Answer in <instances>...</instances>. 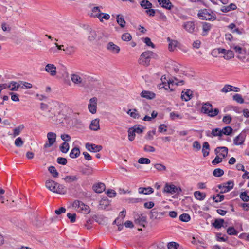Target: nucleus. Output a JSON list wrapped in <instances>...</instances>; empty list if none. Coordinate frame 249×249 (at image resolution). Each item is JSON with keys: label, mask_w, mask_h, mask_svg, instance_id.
<instances>
[{"label": "nucleus", "mask_w": 249, "mask_h": 249, "mask_svg": "<svg viewBox=\"0 0 249 249\" xmlns=\"http://www.w3.org/2000/svg\"><path fill=\"white\" fill-rule=\"evenodd\" d=\"M246 137V133L243 131L233 140V143L236 145H242L244 143Z\"/></svg>", "instance_id": "6e6552de"}, {"label": "nucleus", "mask_w": 249, "mask_h": 249, "mask_svg": "<svg viewBox=\"0 0 249 249\" xmlns=\"http://www.w3.org/2000/svg\"><path fill=\"white\" fill-rule=\"evenodd\" d=\"M226 51H227V50L225 49L219 48H217L216 49L213 50L212 52V54L213 56H214V55L213 54L214 53L217 52L218 54L222 53V54H224L225 55L226 53Z\"/></svg>", "instance_id": "6e6d98bb"}, {"label": "nucleus", "mask_w": 249, "mask_h": 249, "mask_svg": "<svg viewBox=\"0 0 249 249\" xmlns=\"http://www.w3.org/2000/svg\"><path fill=\"white\" fill-rule=\"evenodd\" d=\"M224 171L220 168H216L213 171V175L216 177H220L223 175Z\"/></svg>", "instance_id": "8fccbe9b"}, {"label": "nucleus", "mask_w": 249, "mask_h": 249, "mask_svg": "<svg viewBox=\"0 0 249 249\" xmlns=\"http://www.w3.org/2000/svg\"><path fill=\"white\" fill-rule=\"evenodd\" d=\"M150 51L143 52L140 55L138 63L144 66H148L150 62Z\"/></svg>", "instance_id": "20e7f679"}, {"label": "nucleus", "mask_w": 249, "mask_h": 249, "mask_svg": "<svg viewBox=\"0 0 249 249\" xmlns=\"http://www.w3.org/2000/svg\"><path fill=\"white\" fill-rule=\"evenodd\" d=\"M179 218L182 222H187L190 220L191 217L188 213H183L179 216Z\"/></svg>", "instance_id": "c03bdc74"}, {"label": "nucleus", "mask_w": 249, "mask_h": 249, "mask_svg": "<svg viewBox=\"0 0 249 249\" xmlns=\"http://www.w3.org/2000/svg\"><path fill=\"white\" fill-rule=\"evenodd\" d=\"M72 81L75 84H81L82 83V78L79 75L77 74H72L71 76Z\"/></svg>", "instance_id": "79ce46f5"}, {"label": "nucleus", "mask_w": 249, "mask_h": 249, "mask_svg": "<svg viewBox=\"0 0 249 249\" xmlns=\"http://www.w3.org/2000/svg\"><path fill=\"white\" fill-rule=\"evenodd\" d=\"M237 9V6L234 3H231L229 5L225 6H223L221 9V11L223 12H228L231 10H234Z\"/></svg>", "instance_id": "bb28decb"}, {"label": "nucleus", "mask_w": 249, "mask_h": 249, "mask_svg": "<svg viewBox=\"0 0 249 249\" xmlns=\"http://www.w3.org/2000/svg\"><path fill=\"white\" fill-rule=\"evenodd\" d=\"M54 193L63 195L67 193V188L63 185L57 183Z\"/></svg>", "instance_id": "393cba45"}, {"label": "nucleus", "mask_w": 249, "mask_h": 249, "mask_svg": "<svg viewBox=\"0 0 249 249\" xmlns=\"http://www.w3.org/2000/svg\"><path fill=\"white\" fill-rule=\"evenodd\" d=\"M192 92L188 89H186V92L182 91L181 92V98L182 100L185 101H188L190 100L192 96Z\"/></svg>", "instance_id": "4be33fe9"}, {"label": "nucleus", "mask_w": 249, "mask_h": 249, "mask_svg": "<svg viewBox=\"0 0 249 249\" xmlns=\"http://www.w3.org/2000/svg\"><path fill=\"white\" fill-rule=\"evenodd\" d=\"M97 101V99L96 97H93L89 100V103L88 104V108L92 114H94L96 112Z\"/></svg>", "instance_id": "9b49d317"}, {"label": "nucleus", "mask_w": 249, "mask_h": 249, "mask_svg": "<svg viewBox=\"0 0 249 249\" xmlns=\"http://www.w3.org/2000/svg\"><path fill=\"white\" fill-rule=\"evenodd\" d=\"M240 198L244 202L249 201V196L246 192H241L240 194Z\"/></svg>", "instance_id": "603ef678"}, {"label": "nucleus", "mask_w": 249, "mask_h": 249, "mask_svg": "<svg viewBox=\"0 0 249 249\" xmlns=\"http://www.w3.org/2000/svg\"><path fill=\"white\" fill-rule=\"evenodd\" d=\"M121 38L123 41H129L132 39V36L129 33H126L122 35Z\"/></svg>", "instance_id": "13d9d810"}, {"label": "nucleus", "mask_w": 249, "mask_h": 249, "mask_svg": "<svg viewBox=\"0 0 249 249\" xmlns=\"http://www.w3.org/2000/svg\"><path fill=\"white\" fill-rule=\"evenodd\" d=\"M135 223L144 228L147 223L146 217L142 214H138L135 217Z\"/></svg>", "instance_id": "9d476101"}, {"label": "nucleus", "mask_w": 249, "mask_h": 249, "mask_svg": "<svg viewBox=\"0 0 249 249\" xmlns=\"http://www.w3.org/2000/svg\"><path fill=\"white\" fill-rule=\"evenodd\" d=\"M233 100L240 104H243L244 103V99L242 98V95L239 94H235L233 96Z\"/></svg>", "instance_id": "de8ad7c7"}, {"label": "nucleus", "mask_w": 249, "mask_h": 249, "mask_svg": "<svg viewBox=\"0 0 249 249\" xmlns=\"http://www.w3.org/2000/svg\"><path fill=\"white\" fill-rule=\"evenodd\" d=\"M102 6H95L92 8L91 17L98 18L101 22H103V19L108 20L110 18V15L107 13H102L100 8Z\"/></svg>", "instance_id": "7ed1b4c3"}, {"label": "nucleus", "mask_w": 249, "mask_h": 249, "mask_svg": "<svg viewBox=\"0 0 249 249\" xmlns=\"http://www.w3.org/2000/svg\"><path fill=\"white\" fill-rule=\"evenodd\" d=\"M116 21L117 23L121 28H124L125 26L126 22L124 18V16L122 15H117L116 16Z\"/></svg>", "instance_id": "c756f323"}, {"label": "nucleus", "mask_w": 249, "mask_h": 249, "mask_svg": "<svg viewBox=\"0 0 249 249\" xmlns=\"http://www.w3.org/2000/svg\"><path fill=\"white\" fill-rule=\"evenodd\" d=\"M86 149L92 152H99L103 149V147L100 145H96L95 144L87 143L85 145Z\"/></svg>", "instance_id": "f8f14e48"}, {"label": "nucleus", "mask_w": 249, "mask_h": 249, "mask_svg": "<svg viewBox=\"0 0 249 249\" xmlns=\"http://www.w3.org/2000/svg\"><path fill=\"white\" fill-rule=\"evenodd\" d=\"M140 95L142 97L148 100L153 99L156 97V94L152 91L148 90H143L141 93Z\"/></svg>", "instance_id": "6ab92c4d"}, {"label": "nucleus", "mask_w": 249, "mask_h": 249, "mask_svg": "<svg viewBox=\"0 0 249 249\" xmlns=\"http://www.w3.org/2000/svg\"><path fill=\"white\" fill-rule=\"evenodd\" d=\"M78 178L76 176H66L64 178V180L67 183H71L74 181H76L78 180Z\"/></svg>", "instance_id": "4c0bfd02"}, {"label": "nucleus", "mask_w": 249, "mask_h": 249, "mask_svg": "<svg viewBox=\"0 0 249 249\" xmlns=\"http://www.w3.org/2000/svg\"><path fill=\"white\" fill-rule=\"evenodd\" d=\"M197 16L200 19L204 20L214 21L216 19V15L210 9H200Z\"/></svg>", "instance_id": "f257e3e1"}, {"label": "nucleus", "mask_w": 249, "mask_h": 249, "mask_svg": "<svg viewBox=\"0 0 249 249\" xmlns=\"http://www.w3.org/2000/svg\"><path fill=\"white\" fill-rule=\"evenodd\" d=\"M201 112L207 114L211 117H214L218 115L219 110L217 108L213 109L212 105L209 102H207L202 103Z\"/></svg>", "instance_id": "f03ea898"}, {"label": "nucleus", "mask_w": 249, "mask_h": 249, "mask_svg": "<svg viewBox=\"0 0 249 249\" xmlns=\"http://www.w3.org/2000/svg\"><path fill=\"white\" fill-rule=\"evenodd\" d=\"M49 112L53 115L54 117L60 114L59 107L56 102H52V107H50Z\"/></svg>", "instance_id": "ddd939ff"}, {"label": "nucleus", "mask_w": 249, "mask_h": 249, "mask_svg": "<svg viewBox=\"0 0 249 249\" xmlns=\"http://www.w3.org/2000/svg\"><path fill=\"white\" fill-rule=\"evenodd\" d=\"M127 113L134 119H139L140 117V115L138 113L137 110L136 109H129L127 112Z\"/></svg>", "instance_id": "e433bc0d"}, {"label": "nucleus", "mask_w": 249, "mask_h": 249, "mask_svg": "<svg viewBox=\"0 0 249 249\" xmlns=\"http://www.w3.org/2000/svg\"><path fill=\"white\" fill-rule=\"evenodd\" d=\"M221 130V132L222 133V135L223 134H224L226 135H230L232 133V132L233 131V129L231 126H225V127H223V129Z\"/></svg>", "instance_id": "473e14b6"}, {"label": "nucleus", "mask_w": 249, "mask_h": 249, "mask_svg": "<svg viewBox=\"0 0 249 249\" xmlns=\"http://www.w3.org/2000/svg\"><path fill=\"white\" fill-rule=\"evenodd\" d=\"M195 197L198 200H203L206 196L205 193H202L200 191H195L194 193Z\"/></svg>", "instance_id": "7c9ffc66"}, {"label": "nucleus", "mask_w": 249, "mask_h": 249, "mask_svg": "<svg viewBox=\"0 0 249 249\" xmlns=\"http://www.w3.org/2000/svg\"><path fill=\"white\" fill-rule=\"evenodd\" d=\"M47 139L48 142L44 145V148H47L52 146L56 142V134L55 133L50 132L47 133Z\"/></svg>", "instance_id": "423d86ee"}, {"label": "nucleus", "mask_w": 249, "mask_h": 249, "mask_svg": "<svg viewBox=\"0 0 249 249\" xmlns=\"http://www.w3.org/2000/svg\"><path fill=\"white\" fill-rule=\"evenodd\" d=\"M221 130L219 128H216L212 129L211 134L212 135V138L213 137H219V140H221L220 137L222 136Z\"/></svg>", "instance_id": "c9c22d12"}, {"label": "nucleus", "mask_w": 249, "mask_h": 249, "mask_svg": "<svg viewBox=\"0 0 249 249\" xmlns=\"http://www.w3.org/2000/svg\"><path fill=\"white\" fill-rule=\"evenodd\" d=\"M131 129H133L135 132L137 134H142L143 132L144 127L142 126L140 127H139V125H136L132 127Z\"/></svg>", "instance_id": "3c124183"}, {"label": "nucleus", "mask_w": 249, "mask_h": 249, "mask_svg": "<svg viewBox=\"0 0 249 249\" xmlns=\"http://www.w3.org/2000/svg\"><path fill=\"white\" fill-rule=\"evenodd\" d=\"M128 137L129 140L130 141H133L135 139V136H136V135H135L136 133L135 132L133 129H131V127L128 130Z\"/></svg>", "instance_id": "09e8293b"}, {"label": "nucleus", "mask_w": 249, "mask_h": 249, "mask_svg": "<svg viewBox=\"0 0 249 249\" xmlns=\"http://www.w3.org/2000/svg\"><path fill=\"white\" fill-rule=\"evenodd\" d=\"M9 84L10 85V87L12 86V87L10 88V90L11 91H17L20 87V85L15 81H11Z\"/></svg>", "instance_id": "864d4df0"}, {"label": "nucleus", "mask_w": 249, "mask_h": 249, "mask_svg": "<svg viewBox=\"0 0 249 249\" xmlns=\"http://www.w3.org/2000/svg\"><path fill=\"white\" fill-rule=\"evenodd\" d=\"M233 87L231 85H225L224 86V87L221 89V91L222 92H225V93H227L229 91H232L233 90V89H232V88Z\"/></svg>", "instance_id": "5fc2aeb1"}, {"label": "nucleus", "mask_w": 249, "mask_h": 249, "mask_svg": "<svg viewBox=\"0 0 249 249\" xmlns=\"http://www.w3.org/2000/svg\"><path fill=\"white\" fill-rule=\"evenodd\" d=\"M141 6L144 9L151 8L152 6V4L147 0H143L141 2Z\"/></svg>", "instance_id": "37998d69"}, {"label": "nucleus", "mask_w": 249, "mask_h": 249, "mask_svg": "<svg viewBox=\"0 0 249 249\" xmlns=\"http://www.w3.org/2000/svg\"><path fill=\"white\" fill-rule=\"evenodd\" d=\"M138 163L140 164H148L150 163V160L148 158L142 157V158H140L138 160Z\"/></svg>", "instance_id": "680f3d73"}, {"label": "nucleus", "mask_w": 249, "mask_h": 249, "mask_svg": "<svg viewBox=\"0 0 249 249\" xmlns=\"http://www.w3.org/2000/svg\"><path fill=\"white\" fill-rule=\"evenodd\" d=\"M212 27V25L211 23H208V22H203L202 23V36H206L209 31L211 30V28Z\"/></svg>", "instance_id": "b1692460"}, {"label": "nucleus", "mask_w": 249, "mask_h": 249, "mask_svg": "<svg viewBox=\"0 0 249 249\" xmlns=\"http://www.w3.org/2000/svg\"><path fill=\"white\" fill-rule=\"evenodd\" d=\"M154 167L158 171H165L166 170V167L164 165L160 163H157L154 165Z\"/></svg>", "instance_id": "338daca9"}, {"label": "nucleus", "mask_w": 249, "mask_h": 249, "mask_svg": "<svg viewBox=\"0 0 249 249\" xmlns=\"http://www.w3.org/2000/svg\"><path fill=\"white\" fill-rule=\"evenodd\" d=\"M225 55L226 56H224V58L226 59H230L234 57V53L232 51L228 50L226 51Z\"/></svg>", "instance_id": "bf43d9fd"}, {"label": "nucleus", "mask_w": 249, "mask_h": 249, "mask_svg": "<svg viewBox=\"0 0 249 249\" xmlns=\"http://www.w3.org/2000/svg\"><path fill=\"white\" fill-rule=\"evenodd\" d=\"M48 171L54 177L57 178L58 176L59 173L53 166H51L48 168Z\"/></svg>", "instance_id": "a18cd8bd"}, {"label": "nucleus", "mask_w": 249, "mask_h": 249, "mask_svg": "<svg viewBox=\"0 0 249 249\" xmlns=\"http://www.w3.org/2000/svg\"><path fill=\"white\" fill-rule=\"evenodd\" d=\"M224 220L222 218L215 219L213 222L212 223V226L217 229H219L222 227H226L227 225L224 226Z\"/></svg>", "instance_id": "4468645a"}, {"label": "nucleus", "mask_w": 249, "mask_h": 249, "mask_svg": "<svg viewBox=\"0 0 249 249\" xmlns=\"http://www.w3.org/2000/svg\"><path fill=\"white\" fill-rule=\"evenodd\" d=\"M72 206L73 207L80 208V210L85 213H89L90 211V208L88 205H85L83 202L78 200H76L73 202Z\"/></svg>", "instance_id": "39448f33"}, {"label": "nucleus", "mask_w": 249, "mask_h": 249, "mask_svg": "<svg viewBox=\"0 0 249 249\" xmlns=\"http://www.w3.org/2000/svg\"><path fill=\"white\" fill-rule=\"evenodd\" d=\"M24 142L20 137L17 138L15 141V144L17 147H21L23 144Z\"/></svg>", "instance_id": "69168bd1"}, {"label": "nucleus", "mask_w": 249, "mask_h": 249, "mask_svg": "<svg viewBox=\"0 0 249 249\" xmlns=\"http://www.w3.org/2000/svg\"><path fill=\"white\" fill-rule=\"evenodd\" d=\"M69 144L68 142H64L60 146V150L63 153H66L69 149Z\"/></svg>", "instance_id": "a19ab883"}, {"label": "nucleus", "mask_w": 249, "mask_h": 249, "mask_svg": "<svg viewBox=\"0 0 249 249\" xmlns=\"http://www.w3.org/2000/svg\"><path fill=\"white\" fill-rule=\"evenodd\" d=\"M89 32V33L88 37V39L89 41L91 42L94 41L96 39L97 34L95 31L92 30L91 28H90Z\"/></svg>", "instance_id": "72a5a7b5"}, {"label": "nucleus", "mask_w": 249, "mask_h": 249, "mask_svg": "<svg viewBox=\"0 0 249 249\" xmlns=\"http://www.w3.org/2000/svg\"><path fill=\"white\" fill-rule=\"evenodd\" d=\"M167 247L168 249H177L179 244L175 242H170L168 243Z\"/></svg>", "instance_id": "052dcab7"}, {"label": "nucleus", "mask_w": 249, "mask_h": 249, "mask_svg": "<svg viewBox=\"0 0 249 249\" xmlns=\"http://www.w3.org/2000/svg\"><path fill=\"white\" fill-rule=\"evenodd\" d=\"M57 162L59 164L65 165L67 163V160L65 158L58 157L57 159Z\"/></svg>", "instance_id": "774afa93"}, {"label": "nucleus", "mask_w": 249, "mask_h": 249, "mask_svg": "<svg viewBox=\"0 0 249 249\" xmlns=\"http://www.w3.org/2000/svg\"><path fill=\"white\" fill-rule=\"evenodd\" d=\"M158 3L162 7L171 10L174 5L170 2L169 0H157Z\"/></svg>", "instance_id": "f3484780"}, {"label": "nucleus", "mask_w": 249, "mask_h": 249, "mask_svg": "<svg viewBox=\"0 0 249 249\" xmlns=\"http://www.w3.org/2000/svg\"><path fill=\"white\" fill-rule=\"evenodd\" d=\"M167 40L169 42V50L170 51H173L177 45L178 41L176 40H172L169 37L167 38Z\"/></svg>", "instance_id": "2f4dec72"}, {"label": "nucleus", "mask_w": 249, "mask_h": 249, "mask_svg": "<svg viewBox=\"0 0 249 249\" xmlns=\"http://www.w3.org/2000/svg\"><path fill=\"white\" fill-rule=\"evenodd\" d=\"M166 213V212H158L156 208H154L150 211V218L153 219H160Z\"/></svg>", "instance_id": "1a4fd4ad"}, {"label": "nucleus", "mask_w": 249, "mask_h": 249, "mask_svg": "<svg viewBox=\"0 0 249 249\" xmlns=\"http://www.w3.org/2000/svg\"><path fill=\"white\" fill-rule=\"evenodd\" d=\"M217 187L220 189V193L221 194L229 192V191L227 190V186L225 185V183L219 184L217 186Z\"/></svg>", "instance_id": "4d7b16f0"}, {"label": "nucleus", "mask_w": 249, "mask_h": 249, "mask_svg": "<svg viewBox=\"0 0 249 249\" xmlns=\"http://www.w3.org/2000/svg\"><path fill=\"white\" fill-rule=\"evenodd\" d=\"M67 216L70 220L71 223H74L76 221V214L75 213H69L67 214Z\"/></svg>", "instance_id": "0e129e2a"}, {"label": "nucleus", "mask_w": 249, "mask_h": 249, "mask_svg": "<svg viewBox=\"0 0 249 249\" xmlns=\"http://www.w3.org/2000/svg\"><path fill=\"white\" fill-rule=\"evenodd\" d=\"M222 233L217 232L216 233V237L217 241L219 242H227L228 241V237L225 234H224L222 237H221Z\"/></svg>", "instance_id": "ea45409f"}, {"label": "nucleus", "mask_w": 249, "mask_h": 249, "mask_svg": "<svg viewBox=\"0 0 249 249\" xmlns=\"http://www.w3.org/2000/svg\"><path fill=\"white\" fill-rule=\"evenodd\" d=\"M80 154V151L78 147H74L70 152L69 156L71 158L75 159L77 158Z\"/></svg>", "instance_id": "cd10ccee"}, {"label": "nucleus", "mask_w": 249, "mask_h": 249, "mask_svg": "<svg viewBox=\"0 0 249 249\" xmlns=\"http://www.w3.org/2000/svg\"><path fill=\"white\" fill-rule=\"evenodd\" d=\"M91 130L97 131L100 129L99 120L96 119L92 120L89 126Z\"/></svg>", "instance_id": "a878e982"}, {"label": "nucleus", "mask_w": 249, "mask_h": 249, "mask_svg": "<svg viewBox=\"0 0 249 249\" xmlns=\"http://www.w3.org/2000/svg\"><path fill=\"white\" fill-rule=\"evenodd\" d=\"M76 48L73 46H70L67 47L65 49L63 50L65 51L66 53L68 55H71L76 51Z\"/></svg>", "instance_id": "f704fd0d"}, {"label": "nucleus", "mask_w": 249, "mask_h": 249, "mask_svg": "<svg viewBox=\"0 0 249 249\" xmlns=\"http://www.w3.org/2000/svg\"><path fill=\"white\" fill-rule=\"evenodd\" d=\"M45 70L47 72L49 73L52 76H54L56 74V68L53 64H47L45 66Z\"/></svg>", "instance_id": "dca6fc26"}, {"label": "nucleus", "mask_w": 249, "mask_h": 249, "mask_svg": "<svg viewBox=\"0 0 249 249\" xmlns=\"http://www.w3.org/2000/svg\"><path fill=\"white\" fill-rule=\"evenodd\" d=\"M144 42L148 46H150L153 48L155 47V45L154 43H153L150 38L146 37L143 39Z\"/></svg>", "instance_id": "e2e57ef3"}, {"label": "nucleus", "mask_w": 249, "mask_h": 249, "mask_svg": "<svg viewBox=\"0 0 249 249\" xmlns=\"http://www.w3.org/2000/svg\"><path fill=\"white\" fill-rule=\"evenodd\" d=\"M46 187L50 191L55 192V187L57 183L52 180H48L46 182Z\"/></svg>", "instance_id": "5701e85b"}, {"label": "nucleus", "mask_w": 249, "mask_h": 249, "mask_svg": "<svg viewBox=\"0 0 249 249\" xmlns=\"http://www.w3.org/2000/svg\"><path fill=\"white\" fill-rule=\"evenodd\" d=\"M106 186L104 183L99 182L93 185L92 189L97 193H101L105 190Z\"/></svg>", "instance_id": "2eb2a0df"}, {"label": "nucleus", "mask_w": 249, "mask_h": 249, "mask_svg": "<svg viewBox=\"0 0 249 249\" xmlns=\"http://www.w3.org/2000/svg\"><path fill=\"white\" fill-rule=\"evenodd\" d=\"M154 192V190L152 188L148 187L147 188L145 187H140L139 188V193L140 194H143L145 195H149L152 193Z\"/></svg>", "instance_id": "c85d7f7f"}, {"label": "nucleus", "mask_w": 249, "mask_h": 249, "mask_svg": "<svg viewBox=\"0 0 249 249\" xmlns=\"http://www.w3.org/2000/svg\"><path fill=\"white\" fill-rule=\"evenodd\" d=\"M80 172L85 175L89 176L92 174V169L88 168H81Z\"/></svg>", "instance_id": "49530a36"}, {"label": "nucleus", "mask_w": 249, "mask_h": 249, "mask_svg": "<svg viewBox=\"0 0 249 249\" xmlns=\"http://www.w3.org/2000/svg\"><path fill=\"white\" fill-rule=\"evenodd\" d=\"M226 232L229 235H237L238 233V231L232 226L228 228Z\"/></svg>", "instance_id": "58836bf2"}, {"label": "nucleus", "mask_w": 249, "mask_h": 249, "mask_svg": "<svg viewBox=\"0 0 249 249\" xmlns=\"http://www.w3.org/2000/svg\"><path fill=\"white\" fill-rule=\"evenodd\" d=\"M163 192L172 194L175 193L178 194L179 192H181V189L180 188H178L176 186L173 184L169 185L168 183H166L164 188Z\"/></svg>", "instance_id": "0eeeda50"}, {"label": "nucleus", "mask_w": 249, "mask_h": 249, "mask_svg": "<svg viewBox=\"0 0 249 249\" xmlns=\"http://www.w3.org/2000/svg\"><path fill=\"white\" fill-rule=\"evenodd\" d=\"M107 48L112 53L115 54L118 53L120 51V47L112 42H110L107 44Z\"/></svg>", "instance_id": "a211bd4d"}, {"label": "nucleus", "mask_w": 249, "mask_h": 249, "mask_svg": "<svg viewBox=\"0 0 249 249\" xmlns=\"http://www.w3.org/2000/svg\"><path fill=\"white\" fill-rule=\"evenodd\" d=\"M110 201L107 198H103L99 202V209L106 210L109 206Z\"/></svg>", "instance_id": "412c9836"}, {"label": "nucleus", "mask_w": 249, "mask_h": 249, "mask_svg": "<svg viewBox=\"0 0 249 249\" xmlns=\"http://www.w3.org/2000/svg\"><path fill=\"white\" fill-rule=\"evenodd\" d=\"M183 27L187 31L192 33L195 31V25L194 22L187 21L184 23Z\"/></svg>", "instance_id": "aec40b11"}]
</instances>
